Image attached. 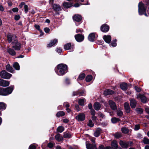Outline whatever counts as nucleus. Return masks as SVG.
<instances>
[{
    "label": "nucleus",
    "instance_id": "f257e3e1",
    "mask_svg": "<svg viewBox=\"0 0 149 149\" xmlns=\"http://www.w3.org/2000/svg\"><path fill=\"white\" fill-rule=\"evenodd\" d=\"M55 70L58 75H63L67 72L68 66L64 64H58L55 68Z\"/></svg>",
    "mask_w": 149,
    "mask_h": 149
},
{
    "label": "nucleus",
    "instance_id": "f03ea898",
    "mask_svg": "<svg viewBox=\"0 0 149 149\" xmlns=\"http://www.w3.org/2000/svg\"><path fill=\"white\" fill-rule=\"evenodd\" d=\"M14 86H11L5 88H0V95L6 96L11 94L14 89Z\"/></svg>",
    "mask_w": 149,
    "mask_h": 149
},
{
    "label": "nucleus",
    "instance_id": "7ed1b4c3",
    "mask_svg": "<svg viewBox=\"0 0 149 149\" xmlns=\"http://www.w3.org/2000/svg\"><path fill=\"white\" fill-rule=\"evenodd\" d=\"M138 12L139 14L140 15H142L143 14L148 17V15L146 13L147 7L142 2H140L138 5Z\"/></svg>",
    "mask_w": 149,
    "mask_h": 149
},
{
    "label": "nucleus",
    "instance_id": "20e7f679",
    "mask_svg": "<svg viewBox=\"0 0 149 149\" xmlns=\"http://www.w3.org/2000/svg\"><path fill=\"white\" fill-rule=\"evenodd\" d=\"M7 40L9 43H11L12 44L16 42L18 40L17 36L13 34L10 33L7 34Z\"/></svg>",
    "mask_w": 149,
    "mask_h": 149
},
{
    "label": "nucleus",
    "instance_id": "39448f33",
    "mask_svg": "<svg viewBox=\"0 0 149 149\" xmlns=\"http://www.w3.org/2000/svg\"><path fill=\"white\" fill-rule=\"evenodd\" d=\"M82 18L81 16L79 14H76L74 16L73 20L74 21L76 26H79L81 23Z\"/></svg>",
    "mask_w": 149,
    "mask_h": 149
},
{
    "label": "nucleus",
    "instance_id": "423d86ee",
    "mask_svg": "<svg viewBox=\"0 0 149 149\" xmlns=\"http://www.w3.org/2000/svg\"><path fill=\"white\" fill-rule=\"evenodd\" d=\"M12 75L7 72L5 70H3L0 72V76L1 78L6 79H9L11 77Z\"/></svg>",
    "mask_w": 149,
    "mask_h": 149
},
{
    "label": "nucleus",
    "instance_id": "0eeeda50",
    "mask_svg": "<svg viewBox=\"0 0 149 149\" xmlns=\"http://www.w3.org/2000/svg\"><path fill=\"white\" fill-rule=\"evenodd\" d=\"M13 45H14L12 47V48H14L16 51L20 50L22 47L21 44V43L18 42V40L16 42L14 43Z\"/></svg>",
    "mask_w": 149,
    "mask_h": 149
},
{
    "label": "nucleus",
    "instance_id": "6e6552de",
    "mask_svg": "<svg viewBox=\"0 0 149 149\" xmlns=\"http://www.w3.org/2000/svg\"><path fill=\"white\" fill-rule=\"evenodd\" d=\"M73 96L78 95L79 96H85L86 95V91L85 90L80 91L78 90L73 92Z\"/></svg>",
    "mask_w": 149,
    "mask_h": 149
},
{
    "label": "nucleus",
    "instance_id": "1a4fd4ad",
    "mask_svg": "<svg viewBox=\"0 0 149 149\" xmlns=\"http://www.w3.org/2000/svg\"><path fill=\"white\" fill-rule=\"evenodd\" d=\"M64 49L66 50H69L70 52H72L74 50V45H71L70 43H68L64 46Z\"/></svg>",
    "mask_w": 149,
    "mask_h": 149
},
{
    "label": "nucleus",
    "instance_id": "9d476101",
    "mask_svg": "<svg viewBox=\"0 0 149 149\" xmlns=\"http://www.w3.org/2000/svg\"><path fill=\"white\" fill-rule=\"evenodd\" d=\"M85 116L83 113H81L75 117V118L78 121H82L85 120Z\"/></svg>",
    "mask_w": 149,
    "mask_h": 149
},
{
    "label": "nucleus",
    "instance_id": "9b49d317",
    "mask_svg": "<svg viewBox=\"0 0 149 149\" xmlns=\"http://www.w3.org/2000/svg\"><path fill=\"white\" fill-rule=\"evenodd\" d=\"M76 40L78 42L82 41L84 39V36L82 34H77L74 36Z\"/></svg>",
    "mask_w": 149,
    "mask_h": 149
},
{
    "label": "nucleus",
    "instance_id": "f8f14e48",
    "mask_svg": "<svg viewBox=\"0 0 149 149\" xmlns=\"http://www.w3.org/2000/svg\"><path fill=\"white\" fill-rule=\"evenodd\" d=\"M109 103L111 109L114 111L117 109V107L116 103L113 101L110 100L109 101Z\"/></svg>",
    "mask_w": 149,
    "mask_h": 149
},
{
    "label": "nucleus",
    "instance_id": "ddd939ff",
    "mask_svg": "<svg viewBox=\"0 0 149 149\" xmlns=\"http://www.w3.org/2000/svg\"><path fill=\"white\" fill-rule=\"evenodd\" d=\"M109 26L106 24H104L102 25L100 27L101 31L104 32H108L109 30Z\"/></svg>",
    "mask_w": 149,
    "mask_h": 149
},
{
    "label": "nucleus",
    "instance_id": "4468645a",
    "mask_svg": "<svg viewBox=\"0 0 149 149\" xmlns=\"http://www.w3.org/2000/svg\"><path fill=\"white\" fill-rule=\"evenodd\" d=\"M10 84V82L8 81L5 80L0 79V86L3 87H6Z\"/></svg>",
    "mask_w": 149,
    "mask_h": 149
},
{
    "label": "nucleus",
    "instance_id": "2eb2a0df",
    "mask_svg": "<svg viewBox=\"0 0 149 149\" xmlns=\"http://www.w3.org/2000/svg\"><path fill=\"white\" fill-rule=\"evenodd\" d=\"M137 98H140L143 103H146V97L143 95L139 94L137 95Z\"/></svg>",
    "mask_w": 149,
    "mask_h": 149
},
{
    "label": "nucleus",
    "instance_id": "dca6fc26",
    "mask_svg": "<svg viewBox=\"0 0 149 149\" xmlns=\"http://www.w3.org/2000/svg\"><path fill=\"white\" fill-rule=\"evenodd\" d=\"M96 146L95 144H92L89 143H87V142H86V146L87 149H95Z\"/></svg>",
    "mask_w": 149,
    "mask_h": 149
},
{
    "label": "nucleus",
    "instance_id": "f3484780",
    "mask_svg": "<svg viewBox=\"0 0 149 149\" xmlns=\"http://www.w3.org/2000/svg\"><path fill=\"white\" fill-rule=\"evenodd\" d=\"M103 38L104 41L107 43H110L111 40V37L110 35H104Z\"/></svg>",
    "mask_w": 149,
    "mask_h": 149
},
{
    "label": "nucleus",
    "instance_id": "a211bd4d",
    "mask_svg": "<svg viewBox=\"0 0 149 149\" xmlns=\"http://www.w3.org/2000/svg\"><path fill=\"white\" fill-rule=\"evenodd\" d=\"M95 37V33H91L89 34L88 36V40L90 42H93L94 41Z\"/></svg>",
    "mask_w": 149,
    "mask_h": 149
},
{
    "label": "nucleus",
    "instance_id": "6ab92c4d",
    "mask_svg": "<svg viewBox=\"0 0 149 149\" xmlns=\"http://www.w3.org/2000/svg\"><path fill=\"white\" fill-rule=\"evenodd\" d=\"M58 42V40L56 39H54L51 41L50 42L47 44V47H50L55 45Z\"/></svg>",
    "mask_w": 149,
    "mask_h": 149
},
{
    "label": "nucleus",
    "instance_id": "aec40b11",
    "mask_svg": "<svg viewBox=\"0 0 149 149\" xmlns=\"http://www.w3.org/2000/svg\"><path fill=\"white\" fill-rule=\"evenodd\" d=\"M7 52L10 55L12 56H15L16 53L15 51V50L11 48H8L7 49Z\"/></svg>",
    "mask_w": 149,
    "mask_h": 149
},
{
    "label": "nucleus",
    "instance_id": "412c9836",
    "mask_svg": "<svg viewBox=\"0 0 149 149\" xmlns=\"http://www.w3.org/2000/svg\"><path fill=\"white\" fill-rule=\"evenodd\" d=\"M52 7L53 9L56 11H59L61 10V7L58 4H54Z\"/></svg>",
    "mask_w": 149,
    "mask_h": 149
},
{
    "label": "nucleus",
    "instance_id": "4be33fe9",
    "mask_svg": "<svg viewBox=\"0 0 149 149\" xmlns=\"http://www.w3.org/2000/svg\"><path fill=\"white\" fill-rule=\"evenodd\" d=\"M101 104L100 103L97 102H95L93 105V107L96 111L99 110L101 108Z\"/></svg>",
    "mask_w": 149,
    "mask_h": 149
},
{
    "label": "nucleus",
    "instance_id": "5701e85b",
    "mask_svg": "<svg viewBox=\"0 0 149 149\" xmlns=\"http://www.w3.org/2000/svg\"><path fill=\"white\" fill-rule=\"evenodd\" d=\"M114 93L113 91L110 89H107L105 90L104 92V94L105 95H112Z\"/></svg>",
    "mask_w": 149,
    "mask_h": 149
},
{
    "label": "nucleus",
    "instance_id": "b1692460",
    "mask_svg": "<svg viewBox=\"0 0 149 149\" xmlns=\"http://www.w3.org/2000/svg\"><path fill=\"white\" fill-rule=\"evenodd\" d=\"M136 100L134 99H131L130 100V104L132 108H134L136 107Z\"/></svg>",
    "mask_w": 149,
    "mask_h": 149
},
{
    "label": "nucleus",
    "instance_id": "393cba45",
    "mask_svg": "<svg viewBox=\"0 0 149 149\" xmlns=\"http://www.w3.org/2000/svg\"><path fill=\"white\" fill-rule=\"evenodd\" d=\"M124 107L126 112L129 113L130 110L129 105L128 103L125 102L124 104Z\"/></svg>",
    "mask_w": 149,
    "mask_h": 149
},
{
    "label": "nucleus",
    "instance_id": "a878e982",
    "mask_svg": "<svg viewBox=\"0 0 149 149\" xmlns=\"http://www.w3.org/2000/svg\"><path fill=\"white\" fill-rule=\"evenodd\" d=\"M6 70L8 71L11 73H13L14 72V70L13 68L9 64H7L6 66Z\"/></svg>",
    "mask_w": 149,
    "mask_h": 149
},
{
    "label": "nucleus",
    "instance_id": "bb28decb",
    "mask_svg": "<svg viewBox=\"0 0 149 149\" xmlns=\"http://www.w3.org/2000/svg\"><path fill=\"white\" fill-rule=\"evenodd\" d=\"M101 129L100 128H97L94 133V136L96 137H98L101 133Z\"/></svg>",
    "mask_w": 149,
    "mask_h": 149
},
{
    "label": "nucleus",
    "instance_id": "cd10ccee",
    "mask_svg": "<svg viewBox=\"0 0 149 149\" xmlns=\"http://www.w3.org/2000/svg\"><path fill=\"white\" fill-rule=\"evenodd\" d=\"M119 144L124 149L127 148V142L123 141L120 140L119 142Z\"/></svg>",
    "mask_w": 149,
    "mask_h": 149
},
{
    "label": "nucleus",
    "instance_id": "c85d7f7f",
    "mask_svg": "<svg viewBox=\"0 0 149 149\" xmlns=\"http://www.w3.org/2000/svg\"><path fill=\"white\" fill-rule=\"evenodd\" d=\"M72 4L70 3L64 2L63 3V6L65 8H69L72 7Z\"/></svg>",
    "mask_w": 149,
    "mask_h": 149
},
{
    "label": "nucleus",
    "instance_id": "c756f323",
    "mask_svg": "<svg viewBox=\"0 0 149 149\" xmlns=\"http://www.w3.org/2000/svg\"><path fill=\"white\" fill-rule=\"evenodd\" d=\"M111 145L113 149H117L118 143L116 141L113 140L112 141L111 143Z\"/></svg>",
    "mask_w": 149,
    "mask_h": 149
},
{
    "label": "nucleus",
    "instance_id": "7c9ffc66",
    "mask_svg": "<svg viewBox=\"0 0 149 149\" xmlns=\"http://www.w3.org/2000/svg\"><path fill=\"white\" fill-rule=\"evenodd\" d=\"M55 139L59 142L63 140V138L60 134H58L55 136Z\"/></svg>",
    "mask_w": 149,
    "mask_h": 149
},
{
    "label": "nucleus",
    "instance_id": "2f4dec72",
    "mask_svg": "<svg viewBox=\"0 0 149 149\" xmlns=\"http://www.w3.org/2000/svg\"><path fill=\"white\" fill-rule=\"evenodd\" d=\"M85 74L84 73H81L80 74L79 77L77 79V81L78 83L80 84V83H79V80H83L85 78Z\"/></svg>",
    "mask_w": 149,
    "mask_h": 149
},
{
    "label": "nucleus",
    "instance_id": "473e14b6",
    "mask_svg": "<svg viewBox=\"0 0 149 149\" xmlns=\"http://www.w3.org/2000/svg\"><path fill=\"white\" fill-rule=\"evenodd\" d=\"M120 87L121 89L125 91L127 88V84L125 83H123L120 84Z\"/></svg>",
    "mask_w": 149,
    "mask_h": 149
},
{
    "label": "nucleus",
    "instance_id": "72a5a7b5",
    "mask_svg": "<svg viewBox=\"0 0 149 149\" xmlns=\"http://www.w3.org/2000/svg\"><path fill=\"white\" fill-rule=\"evenodd\" d=\"M65 113L63 111H58L56 114L57 117L59 118L64 116L65 115Z\"/></svg>",
    "mask_w": 149,
    "mask_h": 149
},
{
    "label": "nucleus",
    "instance_id": "f704fd0d",
    "mask_svg": "<svg viewBox=\"0 0 149 149\" xmlns=\"http://www.w3.org/2000/svg\"><path fill=\"white\" fill-rule=\"evenodd\" d=\"M6 107V104L3 102H0V110H5Z\"/></svg>",
    "mask_w": 149,
    "mask_h": 149
},
{
    "label": "nucleus",
    "instance_id": "c9c22d12",
    "mask_svg": "<svg viewBox=\"0 0 149 149\" xmlns=\"http://www.w3.org/2000/svg\"><path fill=\"white\" fill-rule=\"evenodd\" d=\"M14 68L16 70H19L20 69V66L17 62H15L13 65Z\"/></svg>",
    "mask_w": 149,
    "mask_h": 149
},
{
    "label": "nucleus",
    "instance_id": "e433bc0d",
    "mask_svg": "<svg viewBox=\"0 0 149 149\" xmlns=\"http://www.w3.org/2000/svg\"><path fill=\"white\" fill-rule=\"evenodd\" d=\"M85 100V99L84 98L79 99L78 101V103L79 105L81 106H84Z\"/></svg>",
    "mask_w": 149,
    "mask_h": 149
},
{
    "label": "nucleus",
    "instance_id": "4c0bfd02",
    "mask_svg": "<svg viewBox=\"0 0 149 149\" xmlns=\"http://www.w3.org/2000/svg\"><path fill=\"white\" fill-rule=\"evenodd\" d=\"M122 132L124 133L127 134L128 133L129 130L126 127H123L121 129Z\"/></svg>",
    "mask_w": 149,
    "mask_h": 149
},
{
    "label": "nucleus",
    "instance_id": "58836bf2",
    "mask_svg": "<svg viewBox=\"0 0 149 149\" xmlns=\"http://www.w3.org/2000/svg\"><path fill=\"white\" fill-rule=\"evenodd\" d=\"M93 77L91 75H89L87 76L86 78V81L87 82H89L92 79Z\"/></svg>",
    "mask_w": 149,
    "mask_h": 149
},
{
    "label": "nucleus",
    "instance_id": "ea45409f",
    "mask_svg": "<svg viewBox=\"0 0 149 149\" xmlns=\"http://www.w3.org/2000/svg\"><path fill=\"white\" fill-rule=\"evenodd\" d=\"M111 120L112 122L113 123H116L117 122L119 121L120 120L119 118L116 117L111 118Z\"/></svg>",
    "mask_w": 149,
    "mask_h": 149
},
{
    "label": "nucleus",
    "instance_id": "a19ab883",
    "mask_svg": "<svg viewBox=\"0 0 149 149\" xmlns=\"http://www.w3.org/2000/svg\"><path fill=\"white\" fill-rule=\"evenodd\" d=\"M115 137L116 139L120 138L121 136V133L120 132H117L114 134Z\"/></svg>",
    "mask_w": 149,
    "mask_h": 149
},
{
    "label": "nucleus",
    "instance_id": "79ce46f5",
    "mask_svg": "<svg viewBox=\"0 0 149 149\" xmlns=\"http://www.w3.org/2000/svg\"><path fill=\"white\" fill-rule=\"evenodd\" d=\"M143 142L145 144L149 145V139L146 137H144L143 139Z\"/></svg>",
    "mask_w": 149,
    "mask_h": 149
},
{
    "label": "nucleus",
    "instance_id": "37998d69",
    "mask_svg": "<svg viewBox=\"0 0 149 149\" xmlns=\"http://www.w3.org/2000/svg\"><path fill=\"white\" fill-rule=\"evenodd\" d=\"M64 127L61 126L58 127L57 129V131L60 133H61L64 130Z\"/></svg>",
    "mask_w": 149,
    "mask_h": 149
},
{
    "label": "nucleus",
    "instance_id": "c03bdc74",
    "mask_svg": "<svg viewBox=\"0 0 149 149\" xmlns=\"http://www.w3.org/2000/svg\"><path fill=\"white\" fill-rule=\"evenodd\" d=\"M63 137L65 138H70L71 137V135L69 133L64 132Z\"/></svg>",
    "mask_w": 149,
    "mask_h": 149
},
{
    "label": "nucleus",
    "instance_id": "a18cd8bd",
    "mask_svg": "<svg viewBox=\"0 0 149 149\" xmlns=\"http://www.w3.org/2000/svg\"><path fill=\"white\" fill-rule=\"evenodd\" d=\"M123 112L120 110H117V114L118 116L121 117L123 115Z\"/></svg>",
    "mask_w": 149,
    "mask_h": 149
},
{
    "label": "nucleus",
    "instance_id": "49530a36",
    "mask_svg": "<svg viewBox=\"0 0 149 149\" xmlns=\"http://www.w3.org/2000/svg\"><path fill=\"white\" fill-rule=\"evenodd\" d=\"M116 41L117 40L116 39L113 40L111 43V46L113 47H115L117 45V44L116 43Z\"/></svg>",
    "mask_w": 149,
    "mask_h": 149
},
{
    "label": "nucleus",
    "instance_id": "de8ad7c7",
    "mask_svg": "<svg viewBox=\"0 0 149 149\" xmlns=\"http://www.w3.org/2000/svg\"><path fill=\"white\" fill-rule=\"evenodd\" d=\"M24 12L26 14L28 12L29 9H28V5L26 4L24 5Z\"/></svg>",
    "mask_w": 149,
    "mask_h": 149
},
{
    "label": "nucleus",
    "instance_id": "09e8293b",
    "mask_svg": "<svg viewBox=\"0 0 149 149\" xmlns=\"http://www.w3.org/2000/svg\"><path fill=\"white\" fill-rule=\"evenodd\" d=\"M127 148L129 147L132 146L133 145V143L132 141H127Z\"/></svg>",
    "mask_w": 149,
    "mask_h": 149
},
{
    "label": "nucleus",
    "instance_id": "8fccbe9b",
    "mask_svg": "<svg viewBox=\"0 0 149 149\" xmlns=\"http://www.w3.org/2000/svg\"><path fill=\"white\" fill-rule=\"evenodd\" d=\"M36 144H32L30 145L29 149H36Z\"/></svg>",
    "mask_w": 149,
    "mask_h": 149
},
{
    "label": "nucleus",
    "instance_id": "3c124183",
    "mask_svg": "<svg viewBox=\"0 0 149 149\" xmlns=\"http://www.w3.org/2000/svg\"><path fill=\"white\" fill-rule=\"evenodd\" d=\"M88 126L91 127H93L94 126V124L92 122L91 120H89L88 123Z\"/></svg>",
    "mask_w": 149,
    "mask_h": 149
},
{
    "label": "nucleus",
    "instance_id": "603ef678",
    "mask_svg": "<svg viewBox=\"0 0 149 149\" xmlns=\"http://www.w3.org/2000/svg\"><path fill=\"white\" fill-rule=\"evenodd\" d=\"M136 112L140 114L142 113L143 112V110L141 108H138L136 109Z\"/></svg>",
    "mask_w": 149,
    "mask_h": 149
},
{
    "label": "nucleus",
    "instance_id": "864d4df0",
    "mask_svg": "<svg viewBox=\"0 0 149 149\" xmlns=\"http://www.w3.org/2000/svg\"><path fill=\"white\" fill-rule=\"evenodd\" d=\"M63 106L66 108H68L70 106L69 103L67 102H64L63 104Z\"/></svg>",
    "mask_w": 149,
    "mask_h": 149
},
{
    "label": "nucleus",
    "instance_id": "5fc2aeb1",
    "mask_svg": "<svg viewBox=\"0 0 149 149\" xmlns=\"http://www.w3.org/2000/svg\"><path fill=\"white\" fill-rule=\"evenodd\" d=\"M75 109L77 111H80L81 110V109L79 107V105L78 104H76L75 105Z\"/></svg>",
    "mask_w": 149,
    "mask_h": 149
},
{
    "label": "nucleus",
    "instance_id": "6e6d98bb",
    "mask_svg": "<svg viewBox=\"0 0 149 149\" xmlns=\"http://www.w3.org/2000/svg\"><path fill=\"white\" fill-rule=\"evenodd\" d=\"M25 5V4L24 2H22L19 5V8H22L23 6H24V5Z\"/></svg>",
    "mask_w": 149,
    "mask_h": 149
},
{
    "label": "nucleus",
    "instance_id": "4d7b16f0",
    "mask_svg": "<svg viewBox=\"0 0 149 149\" xmlns=\"http://www.w3.org/2000/svg\"><path fill=\"white\" fill-rule=\"evenodd\" d=\"M135 90L138 92H140L141 91V89L139 87H137L136 86H135L134 87Z\"/></svg>",
    "mask_w": 149,
    "mask_h": 149
},
{
    "label": "nucleus",
    "instance_id": "13d9d810",
    "mask_svg": "<svg viewBox=\"0 0 149 149\" xmlns=\"http://www.w3.org/2000/svg\"><path fill=\"white\" fill-rule=\"evenodd\" d=\"M20 18V16L19 15H15L14 17L16 21H17Z\"/></svg>",
    "mask_w": 149,
    "mask_h": 149
},
{
    "label": "nucleus",
    "instance_id": "bf43d9fd",
    "mask_svg": "<svg viewBox=\"0 0 149 149\" xmlns=\"http://www.w3.org/2000/svg\"><path fill=\"white\" fill-rule=\"evenodd\" d=\"M139 125H136L135 126V127L134 128V130H135L137 131L139 129Z\"/></svg>",
    "mask_w": 149,
    "mask_h": 149
},
{
    "label": "nucleus",
    "instance_id": "052dcab7",
    "mask_svg": "<svg viewBox=\"0 0 149 149\" xmlns=\"http://www.w3.org/2000/svg\"><path fill=\"white\" fill-rule=\"evenodd\" d=\"M44 30L45 33H47L49 32L50 30L49 28L46 27L44 29Z\"/></svg>",
    "mask_w": 149,
    "mask_h": 149
},
{
    "label": "nucleus",
    "instance_id": "680f3d73",
    "mask_svg": "<svg viewBox=\"0 0 149 149\" xmlns=\"http://www.w3.org/2000/svg\"><path fill=\"white\" fill-rule=\"evenodd\" d=\"M12 11L14 13L17 12L18 11V9L17 8H14L12 9Z\"/></svg>",
    "mask_w": 149,
    "mask_h": 149
},
{
    "label": "nucleus",
    "instance_id": "e2e57ef3",
    "mask_svg": "<svg viewBox=\"0 0 149 149\" xmlns=\"http://www.w3.org/2000/svg\"><path fill=\"white\" fill-rule=\"evenodd\" d=\"M91 115H95V111L93 109L91 110Z\"/></svg>",
    "mask_w": 149,
    "mask_h": 149
},
{
    "label": "nucleus",
    "instance_id": "0e129e2a",
    "mask_svg": "<svg viewBox=\"0 0 149 149\" xmlns=\"http://www.w3.org/2000/svg\"><path fill=\"white\" fill-rule=\"evenodd\" d=\"M95 138L94 137H91L90 139L91 141L93 144H95Z\"/></svg>",
    "mask_w": 149,
    "mask_h": 149
},
{
    "label": "nucleus",
    "instance_id": "69168bd1",
    "mask_svg": "<svg viewBox=\"0 0 149 149\" xmlns=\"http://www.w3.org/2000/svg\"><path fill=\"white\" fill-rule=\"evenodd\" d=\"M34 26L36 29L38 30L39 31H40L41 30L40 29V26L39 25L35 24Z\"/></svg>",
    "mask_w": 149,
    "mask_h": 149
},
{
    "label": "nucleus",
    "instance_id": "338daca9",
    "mask_svg": "<svg viewBox=\"0 0 149 149\" xmlns=\"http://www.w3.org/2000/svg\"><path fill=\"white\" fill-rule=\"evenodd\" d=\"M65 83L67 85H68L70 84V81L68 78H66L65 81Z\"/></svg>",
    "mask_w": 149,
    "mask_h": 149
},
{
    "label": "nucleus",
    "instance_id": "774afa93",
    "mask_svg": "<svg viewBox=\"0 0 149 149\" xmlns=\"http://www.w3.org/2000/svg\"><path fill=\"white\" fill-rule=\"evenodd\" d=\"M105 148L103 146L101 145L99 147L98 149L96 147L95 149H104Z\"/></svg>",
    "mask_w": 149,
    "mask_h": 149
}]
</instances>
